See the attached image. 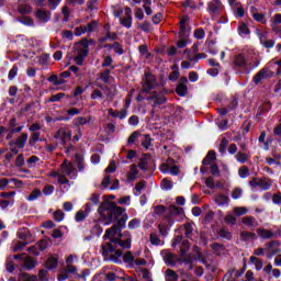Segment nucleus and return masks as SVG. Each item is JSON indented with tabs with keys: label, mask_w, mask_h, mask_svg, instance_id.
<instances>
[{
	"label": "nucleus",
	"mask_w": 281,
	"mask_h": 281,
	"mask_svg": "<svg viewBox=\"0 0 281 281\" xmlns=\"http://www.w3.org/2000/svg\"><path fill=\"white\" fill-rule=\"evenodd\" d=\"M98 212L101 218L105 221V225H111V223H115V221H117L115 225L106 229L103 236L105 240H110V245H117V243H120V238H122V227H124V225H126V221H128L126 209L117 206L115 202L105 200L100 204Z\"/></svg>",
	"instance_id": "obj_1"
},
{
	"label": "nucleus",
	"mask_w": 281,
	"mask_h": 281,
	"mask_svg": "<svg viewBox=\"0 0 281 281\" xmlns=\"http://www.w3.org/2000/svg\"><path fill=\"white\" fill-rule=\"evenodd\" d=\"M71 128L69 126L60 127L55 134V139H58L60 146L66 150V153H71L74 150V146H68L67 143L71 142Z\"/></svg>",
	"instance_id": "obj_2"
},
{
	"label": "nucleus",
	"mask_w": 281,
	"mask_h": 281,
	"mask_svg": "<svg viewBox=\"0 0 281 281\" xmlns=\"http://www.w3.org/2000/svg\"><path fill=\"white\" fill-rule=\"evenodd\" d=\"M102 255L104 260H111V262H121L122 250L117 249L115 244L102 245Z\"/></svg>",
	"instance_id": "obj_3"
},
{
	"label": "nucleus",
	"mask_w": 281,
	"mask_h": 281,
	"mask_svg": "<svg viewBox=\"0 0 281 281\" xmlns=\"http://www.w3.org/2000/svg\"><path fill=\"white\" fill-rule=\"evenodd\" d=\"M89 56V42L82 41L75 45V63L76 65H82L85 58Z\"/></svg>",
	"instance_id": "obj_4"
},
{
	"label": "nucleus",
	"mask_w": 281,
	"mask_h": 281,
	"mask_svg": "<svg viewBox=\"0 0 281 281\" xmlns=\"http://www.w3.org/2000/svg\"><path fill=\"white\" fill-rule=\"evenodd\" d=\"M249 186L251 190H256V188H259L263 192H267V190H270L273 186V181L267 180L266 178H252L249 181Z\"/></svg>",
	"instance_id": "obj_5"
},
{
	"label": "nucleus",
	"mask_w": 281,
	"mask_h": 281,
	"mask_svg": "<svg viewBox=\"0 0 281 281\" xmlns=\"http://www.w3.org/2000/svg\"><path fill=\"white\" fill-rule=\"evenodd\" d=\"M147 102L151 104L153 109H157V106L166 104V102H168V99L166 98L162 91H154L151 95L147 98Z\"/></svg>",
	"instance_id": "obj_6"
},
{
	"label": "nucleus",
	"mask_w": 281,
	"mask_h": 281,
	"mask_svg": "<svg viewBox=\"0 0 281 281\" xmlns=\"http://www.w3.org/2000/svg\"><path fill=\"white\" fill-rule=\"evenodd\" d=\"M155 87H157V77H155V75L150 72L145 74V79L143 82V92L150 93V91H153Z\"/></svg>",
	"instance_id": "obj_7"
},
{
	"label": "nucleus",
	"mask_w": 281,
	"mask_h": 281,
	"mask_svg": "<svg viewBox=\"0 0 281 281\" xmlns=\"http://www.w3.org/2000/svg\"><path fill=\"white\" fill-rule=\"evenodd\" d=\"M206 10L212 16H217L223 11V2L221 0H212L209 2Z\"/></svg>",
	"instance_id": "obj_8"
},
{
	"label": "nucleus",
	"mask_w": 281,
	"mask_h": 281,
	"mask_svg": "<svg viewBox=\"0 0 281 281\" xmlns=\"http://www.w3.org/2000/svg\"><path fill=\"white\" fill-rule=\"evenodd\" d=\"M280 243L272 240L266 244V254L268 258H273V256L280 254Z\"/></svg>",
	"instance_id": "obj_9"
},
{
	"label": "nucleus",
	"mask_w": 281,
	"mask_h": 281,
	"mask_svg": "<svg viewBox=\"0 0 281 281\" xmlns=\"http://www.w3.org/2000/svg\"><path fill=\"white\" fill-rule=\"evenodd\" d=\"M176 93L181 98L188 95V77H181L176 88Z\"/></svg>",
	"instance_id": "obj_10"
},
{
	"label": "nucleus",
	"mask_w": 281,
	"mask_h": 281,
	"mask_svg": "<svg viewBox=\"0 0 281 281\" xmlns=\"http://www.w3.org/2000/svg\"><path fill=\"white\" fill-rule=\"evenodd\" d=\"M189 249H190L189 243L188 240H184L180 248V260L181 262H187V265L189 266V269H192V263H190V259H188Z\"/></svg>",
	"instance_id": "obj_11"
},
{
	"label": "nucleus",
	"mask_w": 281,
	"mask_h": 281,
	"mask_svg": "<svg viewBox=\"0 0 281 281\" xmlns=\"http://www.w3.org/2000/svg\"><path fill=\"white\" fill-rule=\"evenodd\" d=\"M190 16L184 15L181 20H180V32L182 34V36L188 37L190 36Z\"/></svg>",
	"instance_id": "obj_12"
},
{
	"label": "nucleus",
	"mask_w": 281,
	"mask_h": 281,
	"mask_svg": "<svg viewBox=\"0 0 281 281\" xmlns=\"http://www.w3.org/2000/svg\"><path fill=\"white\" fill-rule=\"evenodd\" d=\"M27 134H21L15 140H10L9 146L14 147L18 146V148H25V144H27Z\"/></svg>",
	"instance_id": "obj_13"
},
{
	"label": "nucleus",
	"mask_w": 281,
	"mask_h": 281,
	"mask_svg": "<svg viewBox=\"0 0 281 281\" xmlns=\"http://www.w3.org/2000/svg\"><path fill=\"white\" fill-rule=\"evenodd\" d=\"M160 172H170L173 176L179 175V167H177V165H170V162H165L162 165H160L159 167Z\"/></svg>",
	"instance_id": "obj_14"
},
{
	"label": "nucleus",
	"mask_w": 281,
	"mask_h": 281,
	"mask_svg": "<svg viewBox=\"0 0 281 281\" xmlns=\"http://www.w3.org/2000/svg\"><path fill=\"white\" fill-rule=\"evenodd\" d=\"M170 216H180V218L186 217V212L183 211V207H178L176 205L169 206V214L166 216L167 221H169Z\"/></svg>",
	"instance_id": "obj_15"
},
{
	"label": "nucleus",
	"mask_w": 281,
	"mask_h": 281,
	"mask_svg": "<svg viewBox=\"0 0 281 281\" xmlns=\"http://www.w3.org/2000/svg\"><path fill=\"white\" fill-rule=\"evenodd\" d=\"M257 235L259 236V238H262L263 240H269L278 236V234L266 228H257Z\"/></svg>",
	"instance_id": "obj_16"
},
{
	"label": "nucleus",
	"mask_w": 281,
	"mask_h": 281,
	"mask_svg": "<svg viewBox=\"0 0 281 281\" xmlns=\"http://www.w3.org/2000/svg\"><path fill=\"white\" fill-rule=\"evenodd\" d=\"M35 16H36V19H38V21H41V23H47L49 21V19H52V13H49L48 11H45L43 9H38L35 12Z\"/></svg>",
	"instance_id": "obj_17"
},
{
	"label": "nucleus",
	"mask_w": 281,
	"mask_h": 281,
	"mask_svg": "<svg viewBox=\"0 0 281 281\" xmlns=\"http://www.w3.org/2000/svg\"><path fill=\"white\" fill-rule=\"evenodd\" d=\"M108 113L111 117H119V120H124L128 115V111L126 109H122L121 111L109 109Z\"/></svg>",
	"instance_id": "obj_18"
},
{
	"label": "nucleus",
	"mask_w": 281,
	"mask_h": 281,
	"mask_svg": "<svg viewBox=\"0 0 281 281\" xmlns=\"http://www.w3.org/2000/svg\"><path fill=\"white\" fill-rule=\"evenodd\" d=\"M240 238L245 243H254V240H258V235H256V233L252 232L244 231L240 233Z\"/></svg>",
	"instance_id": "obj_19"
},
{
	"label": "nucleus",
	"mask_w": 281,
	"mask_h": 281,
	"mask_svg": "<svg viewBox=\"0 0 281 281\" xmlns=\"http://www.w3.org/2000/svg\"><path fill=\"white\" fill-rule=\"evenodd\" d=\"M266 78H269V69H268V68L261 69V70L254 77V82H255V85H260V82H262V80H265Z\"/></svg>",
	"instance_id": "obj_20"
},
{
	"label": "nucleus",
	"mask_w": 281,
	"mask_h": 281,
	"mask_svg": "<svg viewBox=\"0 0 281 281\" xmlns=\"http://www.w3.org/2000/svg\"><path fill=\"white\" fill-rule=\"evenodd\" d=\"M59 172L61 175H71V172H74V165L67 160H65L60 167H59Z\"/></svg>",
	"instance_id": "obj_21"
},
{
	"label": "nucleus",
	"mask_w": 281,
	"mask_h": 281,
	"mask_svg": "<svg viewBox=\"0 0 281 281\" xmlns=\"http://www.w3.org/2000/svg\"><path fill=\"white\" fill-rule=\"evenodd\" d=\"M215 203L217 205H221V206L228 205L229 204V196H227V195H225L223 193H217L215 195Z\"/></svg>",
	"instance_id": "obj_22"
},
{
	"label": "nucleus",
	"mask_w": 281,
	"mask_h": 281,
	"mask_svg": "<svg viewBox=\"0 0 281 281\" xmlns=\"http://www.w3.org/2000/svg\"><path fill=\"white\" fill-rule=\"evenodd\" d=\"M241 223L246 225V227H258V221L254 216H245L241 218Z\"/></svg>",
	"instance_id": "obj_23"
},
{
	"label": "nucleus",
	"mask_w": 281,
	"mask_h": 281,
	"mask_svg": "<svg viewBox=\"0 0 281 281\" xmlns=\"http://www.w3.org/2000/svg\"><path fill=\"white\" fill-rule=\"evenodd\" d=\"M233 65H235V67H245V65H247V58H245V55L239 54L235 56Z\"/></svg>",
	"instance_id": "obj_24"
},
{
	"label": "nucleus",
	"mask_w": 281,
	"mask_h": 281,
	"mask_svg": "<svg viewBox=\"0 0 281 281\" xmlns=\"http://www.w3.org/2000/svg\"><path fill=\"white\" fill-rule=\"evenodd\" d=\"M138 175L139 171L137 170V165H131L130 172L127 173L128 181H135Z\"/></svg>",
	"instance_id": "obj_25"
},
{
	"label": "nucleus",
	"mask_w": 281,
	"mask_h": 281,
	"mask_svg": "<svg viewBox=\"0 0 281 281\" xmlns=\"http://www.w3.org/2000/svg\"><path fill=\"white\" fill-rule=\"evenodd\" d=\"M259 41L261 43V45H263V47H266V49H271V47H273V45H276V42L272 40H267V36L259 34Z\"/></svg>",
	"instance_id": "obj_26"
},
{
	"label": "nucleus",
	"mask_w": 281,
	"mask_h": 281,
	"mask_svg": "<svg viewBox=\"0 0 281 281\" xmlns=\"http://www.w3.org/2000/svg\"><path fill=\"white\" fill-rule=\"evenodd\" d=\"M165 280L166 281H179V274L175 272L172 269H167L165 272Z\"/></svg>",
	"instance_id": "obj_27"
},
{
	"label": "nucleus",
	"mask_w": 281,
	"mask_h": 281,
	"mask_svg": "<svg viewBox=\"0 0 281 281\" xmlns=\"http://www.w3.org/2000/svg\"><path fill=\"white\" fill-rule=\"evenodd\" d=\"M123 261L130 267H135V256L131 251H126L123 256Z\"/></svg>",
	"instance_id": "obj_28"
},
{
	"label": "nucleus",
	"mask_w": 281,
	"mask_h": 281,
	"mask_svg": "<svg viewBox=\"0 0 281 281\" xmlns=\"http://www.w3.org/2000/svg\"><path fill=\"white\" fill-rule=\"evenodd\" d=\"M216 160V153L214 150H210L206 155V157L203 159L202 164L203 166H210L212 161Z\"/></svg>",
	"instance_id": "obj_29"
},
{
	"label": "nucleus",
	"mask_w": 281,
	"mask_h": 281,
	"mask_svg": "<svg viewBox=\"0 0 281 281\" xmlns=\"http://www.w3.org/2000/svg\"><path fill=\"white\" fill-rule=\"evenodd\" d=\"M75 164L77 165L78 170L82 172V170H85V156L77 154L75 156Z\"/></svg>",
	"instance_id": "obj_30"
},
{
	"label": "nucleus",
	"mask_w": 281,
	"mask_h": 281,
	"mask_svg": "<svg viewBox=\"0 0 281 281\" xmlns=\"http://www.w3.org/2000/svg\"><path fill=\"white\" fill-rule=\"evenodd\" d=\"M281 13H277L270 20L271 30H276V27H280L281 25Z\"/></svg>",
	"instance_id": "obj_31"
},
{
	"label": "nucleus",
	"mask_w": 281,
	"mask_h": 281,
	"mask_svg": "<svg viewBox=\"0 0 281 281\" xmlns=\"http://www.w3.org/2000/svg\"><path fill=\"white\" fill-rule=\"evenodd\" d=\"M24 269H27V271L34 269L36 267V260H34L32 257L24 258Z\"/></svg>",
	"instance_id": "obj_32"
},
{
	"label": "nucleus",
	"mask_w": 281,
	"mask_h": 281,
	"mask_svg": "<svg viewBox=\"0 0 281 281\" xmlns=\"http://www.w3.org/2000/svg\"><path fill=\"white\" fill-rule=\"evenodd\" d=\"M176 260H177V256H175L172 252H167L165 255V262L167 265H170V267H175V265H177Z\"/></svg>",
	"instance_id": "obj_33"
},
{
	"label": "nucleus",
	"mask_w": 281,
	"mask_h": 281,
	"mask_svg": "<svg viewBox=\"0 0 281 281\" xmlns=\"http://www.w3.org/2000/svg\"><path fill=\"white\" fill-rule=\"evenodd\" d=\"M18 12L20 14H32V5H30V4H19Z\"/></svg>",
	"instance_id": "obj_34"
},
{
	"label": "nucleus",
	"mask_w": 281,
	"mask_h": 281,
	"mask_svg": "<svg viewBox=\"0 0 281 281\" xmlns=\"http://www.w3.org/2000/svg\"><path fill=\"white\" fill-rule=\"evenodd\" d=\"M142 146H144V148H146V150H148V148H150V146H153V138H150V135H148V134L143 135Z\"/></svg>",
	"instance_id": "obj_35"
},
{
	"label": "nucleus",
	"mask_w": 281,
	"mask_h": 281,
	"mask_svg": "<svg viewBox=\"0 0 281 281\" xmlns=\"http://www.w3.org/2000/svg\"><path fill=\"white\" fill-rule=\"evenodd\" d=\"M18 281H38V277L31 276L27 273H22L19 276Z\"/></svg>",
	"instance_id": "obj_36"
},
{
	"label": "nucleus",
	"mask_w": 281,
	"mask_h": 281,
	"mask_svg": "<svg viewBox=\"0 0 281 281\" xmlns=\"http://www.w3.org/2000/svg\"><path fill=\"white\" fill-rule=\"evenodd\" d=\"M58 267V259L56 257H50L46 261V268L47 269H56Z\"/></svg>",
	"instance_id": "obj_37"
},
{
	"label": "nucleus",
	"mask_w": 281,
	"mask_h": 281,
	"mask_svg": "<svg viewBox=\"0 0 281 281\" xmlns=\"http://www.w3.org/2000/svg\"><path fill=\"white\" fill-rule=\"evenodd\" d=\"M247 212H249V210L245 206H236L233 210L235 216H244V214H247Z\"/></svg>",
	"instance_id": "obj_38"
},
{
	"label": "nucleus",
	"mask_w": 281,
	"mask_h": 281,
	"mask_svg": "<svg viewBox=\"0 0 281 281\" xmlns=\"http://www.w3.org/2000/svg\"><path fill=\"white\" fill-rule=\"evenodd\" d=\"M120 23H121V25H123V27L130 29V27H132V25H133V16H125V18H122V19L120 20Z\"/></svg>",
	"instance_id": "obj_39"
},
{
	"label": "nucleus",
	"mask_w": 281,
	"mask_h": 281,
	"mask_svg": "<svg viewBox=\"0 0 281 281\" xmlns=\"http://www.w3.org/2000/svg\"><path fill=\"white\" fill-rule=\"evenodd\" d=\"M38 139H41V133L38 132H33L31 134V138L29 140V145L30 146H36V142H38Z\"/></svg>",
	"instance_id": "obj_40"
},
{
	"label": "nucleus",
	"mask_w": 281,
	"mask_h": 281,
	"mask_svg": "<svg viewBox=\"0 0 281 281\" xmlns=\"http://www.w3.org/2000/svg\"><path fill=\"white\" fill-rule=\"evenodd\" d=\"M87 216H89V213H86V211H78L75 215V221L77 223H82Z\"/></svg>",
	"instance_id": "obj_41"
},
{
	"label": "nucleus",
	"mask_w": 281,
	"mask_h": 281,
	"mask_svg": "<svg viewBox=\"0 0 281 281\" xmlns=\"http://www.w3.org/2000/svg\"><path fill=\"white\" fill-rule=\"evenodd\" d=\"M117 245L123 249H131V238H127L123 241H122V238H119V241L115 244V246L117 247Z\"/></svg>",
	"instance_id": "obj_42"
},
{
	"label": "nucleus",
	"mask_w": 281,
	"mask_h": 281,
	"mask_svg": "<svg viewBox=\"0 0 281 281\" xmlns=\"http://www.w3.org/2000/svg\"><path fill=\"white\" fill-rule=\"evenodd\" d=\"M251 14L255 21H258L259 23H265V14L256 13V9L254 7H251Z\"/></svg>",
	"instance_id": "obj_43"
},
{
	"label": "nucleus",
	"mask_w": 281,
	"mask_h": 281,
	"mask_svg": "<svg viewBox=\"0 0 281 281\" xmlns=\"http://www.w3.org/2000/svg\"><path fill=\"white\" fill-rule=\"evenodd\" d=\"M95 22L88 23L86 26H79L78 30H81V32H93L97 27Z\"/></svg>",
	"instance_id": "obj_44"
},
{
	"label": "nucleus",
	"mask_w": 281,
	"mask_h": 281,
	"mask_svg": "<svg viewBox=\"0 0 281 281\" xmlns=\"http://www.w3.org/2000/svg\"><path fill=\"white\" fill-rule=\"evenodd\" d=\"M184 234L187 238H192V234H194V226L190 223L184 224Z\"/></svg>",
	"instance_id": "obj_45"
},
{
	"label": "nucleus",
	"mask_w": 281,
	"mask_h": 281,
	"mask_svg": "<svg viewBox=\"0 0 281 281\" xmlns=\"http://www.w3.org/2000/svg\"><path fill=\"white\" fill-rule=\"evenodd\" d=\"M115 41L117 40V33H111V32H108L105 36L101 37L100 38V42L101 43H106V41Z\"/></svg>",
	"instance_id": "obj_46"
},
{
	"label": "nucleus",
	"mask_w": 281,
	"mask_h": 281,
	"mask_svg": "<svg viewBox=\"0 0 281 281\" xmlns=\"http://www.w3.org/2000/svg\"><path fill=\"white\" fill-rule=\"evenodd\" d=\"M250 262H252V265H255V269L257 271H260V269H262V267H263L262 261L255 256L250 257Z\"/></svg>",
	"instance_id": "obj_47"
},
{
	"label": "nucleus",
	"mask_w": 281,
	"mask_h": 281,
	"mask_svg": "<svg viewBox=\"0 0 281 281\" xmlns=\"http://www.w3.org/2000/svg\"><path fill=\"white\" fill-rule=\"evenodd\" d=\"M48 82H53L55 86L65 85L64 79H58V75H53L48 78Z\"/></svg>",
	"instance_id": "obj_48"
},
{
	"label": "nucleus",
	"mask_w": 281,
	"mask_h": 281,
	"mask_svg": "<svg viewBox=\"0 0 281 281\" xmlns=\"http://www.w3.org/2000/svg\"><path fill=\"white\" fill-rule=\"evenodd\" d=\"M20 23L23 25H29L30 27H34V20L30 16L20 18Z\"/></svg>",
	"instance_id": "obj_49"
},
{
	"label": "nucleus",
	"mask_w": 281,
	"mask_h": 281,
	"mask_svg": "<svg viewBox=\"0 0 281 281\" xmlns=\"http://www.w3.org/2000/svg\"><path fill=\"white\" fill-rule=\"evenodd\" d=\"M64 92H59L57 94H52L50 98L47 100V102H60L63 98H65Z\"/></svg>",
	"instance_id": "obj_50"
},
{
	"label": "nucleus",
	"mask_w": 281,
	"mask_h": 281,
	"mask_svg": "<svg viewBox=\"0 0 281 281\" xmlns=\"http://www.w3.org/2000/svg\"><path fill=\"white\" fill-rule=\"evenodd\" d=\"M227 146H229V140L227 138H223L221 144H220V153L221 155H225L227 150Z\"/></svg>",
	"instance_id": "obj_51"
},
{
	"label": "nucleus",
	"mask_w": 281,
	"mask_h": 281,
	"mask_svg": "<svg viewBox=\"0 0 281 281\" xmlns=\"http://www.w3.org/2000/svg\"><path fill=\"white\" fill-rule=\"evenodd\" d=\"M57 181L59 186H69V179L65 177V173L59 172V175L57 176Z\"/></svg>",
	"instance_id": "obj_52"
},
{
	"label": "nucleus",
	"mask_w": 281,
	"mask_h": 281,
	"mask_svg": "<svg viewBox=\"0 0 281 281\" xmlns=\"http://www.w3.org/2000/svg\"><path fill=\"white\" fill-rule=\"evenodd\" d=\"M238 32H239V34H241V35L250 34L249 26H247V25L245 24V22H241V23L238 25Z\"/></svg>",
	"instance_id": "obj_53"
},
{
	"label": "nucleus",
	"mask_w": 281,
	"mask_h": 281,
	"mask_svg": "<svg viewBox=\"0 0 281 281\" xmlns=\"http://www.w3.org/2000/svg\"><path fill=\"white\" fill-rule=\"evenodd\" d=\"M235 157L239 164H245L249 159V156H247V154L240 151L237 153Z\"/></svg>",
	"instance_id": "obj_54"
},
{
	"label": "nucleus",
	"mask_w": 281,
	"mask_h": 281,
	"mask_svg": "<svg viewBox=\"0 0 281 281\" xmlns=\"http://www.w3.org/2000/svg\"><path fill=\"white\" fill-rule=\"evenodd\" d=\"M161 188L162 190H172V181H170L168 178L162 179Z\"/></svg>",
	"instance_id": "obj_55"
},
{
	"label": "nucleus",
	"mask_w": 281,
	"mask_h": 281,
	"mask_svg": "<svg viewBox=\"0 0 281 281\" xmlns=\"http://www.w3.org/2000/svg\"><path fill=\"white\" fill-rule=\"evenodd\" d=\"M243 196V188L236 187L232 192V199H240Z\"/></svg>",
	"instance_id": "obj_56"
},
{
	"label": "nucleus",
	"mask_w": 281,
	"mask_h": 281,
	"mask_svg": "<svg viewBox=\"0 0 281 281\" xmlns=\"http://www.w3.org/2000/svg\"><path fill=\"white\" fill-rule=\"evenodd\" d=\"M41 196V190L35 189L31 192V194L27 196V201H36Z\"/></svg>",
	"instance_id": "obj_57"
},
{
	"label": "nucleus",
	"mask_w": 281,
	"mask_h": 281,
	"mask_svg": "<svg viewBox=\"0 0 281 281\" xmlns=\"http://www.w3.org/2000/svg\"><path fill=\"white\" fill-rule=\"evenodd\" d=\"M113 66V57L111 56H104L103 63L101 64V67H112Z\"/></svg>",
	"instance_id": "obj_58"
},
{
	"label": "nucleus",
	"mask_w": 281,
	"mask_h": 281,
	"mask_svg": "<svg viewBox=\"0 0 281 281\" xmlns=\"http://www.w3.org/2000/svg\"><path fill=\"white\" fill-rule=\"evenodd\" d=\"M238 175H239V177L241 178V179H247V177H249V168H247V167H241V168H239V170H238Z\"/></svg>",
	"instance_id": "obj_59"
},
{
	"label": "nucleus",
	"mask_w": 281,
	"mask_h": 281,
	"mask_svg": "<svg viewBox=\"0 0 281 281\" xmlns=\"http://www.w3.org/2000/svg\"><path fill=\"white\" fill-rule=\"evenodd\" d=\"M26 246H27V243H25V241H16V243L13 245L12 250H13L14 252L21 251V249H23V247H26Z\"/></svg>",
	"instance_id": "obj_60"
},
{
	"label": "nucleus",
	"mask_w": 281,
	"mask_h": 281,
	"mask_svg": "<svg viewBox=\"0 0 281 281\" xmlns=\"http://www.w3.org/2000/svg\"><path fill=\"white\" fill-rule=\"evenodd\" d=\"M100 78L103 82H109V78H111V70L105 69L103 72H101Z\"/></svg>",
	"instance_id": "obj_61"
},
{
	"label": "nucleus",
	"mask_w": 281,
	"mask_h": 281,
	"mask_svg": "<svg viewBox=\"0 0 281 281\" xmlns=\"http://www.w3.org/2000/svg\"><path fill=\"white\" fill-rule=\"evenodd\" d=\"M138 27L143 30V32H150V30H153V26H150L149 22L146 21L140 23Z\"/></svg>",
	"instance_id": "obj_62"
},
{
	"label": "nucleus",
	"mask_w": 281,
	"mask_h": 281,
	"mask_svg": "<svg viewBox=\"0 0 281 281\" xmlns=\"http://www.w3.org/2000/svg\"><path fill=\"white\" fill-rule=\"evenodd\" d=\"M54 218H55V221L60 223L65 218V213L63 211H56L54 213Z\"/></svg>",
	"instance_id": "obj_63"
},
{
	"label": "nucleus",
	"mask_w": 281,
	"mask_h": 281,
	"mask_svg": "<svg viewBox=\"0 0 281 281\" xmlns=\"http://www.w3.org/2000/svg\"><path fill=\"white\" fill-rule=\"evenodd\" d=\"M272 202L274 205H281V193H276L272 195Z\"/></svg>",
	"instance_id": "obj_64"
}]
</instances>
